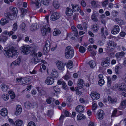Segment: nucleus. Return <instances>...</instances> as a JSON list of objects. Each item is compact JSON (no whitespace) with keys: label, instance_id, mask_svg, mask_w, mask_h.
<instances>
[{"label":"nucleus","instance_id":"nucleus-4","mask_svg":"<svg viewBox=\"0 0 126 126\" xmlns=\"http://www.w3.org/2000/svg\"><path fill=\"white\" fill-rule=\"evenodd\" d=\"M42 34L43 36L46 35H47L48 33H49L51 31L50 28L49 27L48 25L44 26L41 29Z\"/></svg>","mask_w":126,"mask_h":126},{"label":"nucleus","instance_id":"nucleus-16","mask_svg":"<svg viewBox=\"0 0 126 126\" xmlns=\"http://www.w3.org/2000/svg\"><path fill=\"white\" fill-rule=\"evenodd\" d=\"M21 61V59L19 58L14 61L11 64L13 66L19 65L20 64Z\"/></svg>","mask_w":126,"mask_h":126},{"label":"nucleus","instance_id":"nucleus-39","mask_svg":"<svg viewBox=\"0 0 126 126\" xmlns=\"http://www.w3.org/2000/svg\"><path fill=\"white\" fill-rule=\"evenodd\" d=\"M99 78L100 79L98 82V84L100 86L102 85V75L100 74L99 75Z\"/></svg>","mask_w":126,"mask_h":126},{"label":"nucleus","instance_id":"nucleus-36","mask_svg":"<svg viewBox=\"0 0 126 126\" xmlns=\"http://www.w3.org/2000/svg\"><path fill=\"white\" fill-rule=\"evenodd\" d=\"M115 20L121 25H124L125 24L124 21L121 19L117 18H116L115 19Z\"/></svg>","mask_w":126,"mask_h":126},{"label":"nucleus","instance_id":"nucleus-59","mask_svg":"<svg viewBox=\"0 0 126 126\" xmlns=\"http://www.w3.org/2000/svg\"><path fill=\"white\" fill-rule=\"evenodd\" d=\"M27 9L24 8H22L21 9V12L23 14H25L27 12Z\"/></svg>","mask_w":126,"mask_h":126},{"label":"nucleus","instance_id":"nucleus-2","mask_svg":"<svg viewBox=\"0 0 126 126\" xmlns=\"http://www.w3.org/2000/svg\"><path fill=\"white\" fill-rule=\"evenodd\" d=\"M9 11L5 12L4 15L8 19L14 20L17 16L18 12L17 9L16 7L11 6L9 7Z\"/></svg>","mask_w":126,"mask_h":126},{"label":"nucleus","instance_id":"nucleus-9","mask_svg":"<svg viewBox=\"0 0 126 126\" xmlns=\"http://www.w3.org/2000/svg\"><path fill=\"white\" fill-rule=\"evenodd\" d=\"M54 82V79L52 77L48 76L47 77L45 81V83L47 85H51Z\"/></svg>","mask_w":126,"mask_h":126},{"label":"nucleus","instance_id":"nucleus-38","mask_svg":"<svg viewBox=\"0 0 126 126\" xmlns=\"http://www.w3.org/2000/svg\"><path fill=\"white\" fill-rule=\"evenodd\" d=\"M99 78L100 79L98 82V84L100 86L102 85V75L100 74L99 75Z\"/></svg>","mask_w":126,"mask_h":126},{"label":"nucleus","instance_id":"nucleus-50","mask_svg":"<svg viewBox=\"0 0 126 126\" xmlns=\"http://www.w3.org/2000/svg\"><path fill=\"white\" fill-rule=\"evenodd\" d=\"M97 25V24H95L92 25V29L93 30L96 31L98 29Z\"/></svg>","mask_w":126,"mask_h":126},{"label":"nucleus","instance_id":"nucleus-37","mask_svg":"<svg viewBox=\"0 0 126 126\" xmlns=\"http://www.w3.org/2000/svg\"><path fill=\"white\" fill-rule=\"evenodd\" d=\"M22 80L23 78L22 77L20 78H17L16 79V82L17 83H19L21 81L22 84H25V83H23V81H22Z\"/></svg>","mask_w":126,"mask_h":126},{"label":"nucleus","instance_id":"nucleus-31","mask_svg":"<svg viewBox=\"0 0 126 126\" xmlns=\"http://www.w3.org/2000/svg\"><path fill=\"white\" fill-rule=\"evenodd\" d=\"M37 89L39 92V96H41L42 95H44L45 92L43 90L40 89L38 87L37 88Z\"/></svg>","mask_w":126,"mask_h":126},{"label":"nucleus","instance_id":"nucleus-19","mask_svg":"<svg viewBox=\"0 0 126 126\" xmlns=\"http://www.w3.org/2000/svg\"><path fill=\"white\" fill-rule=\"evenodd\" d=\"M84 107L81 105L77 106L76 108V111L78 112H81L83 111L84 110Z\"/></svg>","mask_w":126,"mask_h":126},{"label":"nucleus","instance_id":"nucleus-46","mask_svg":"<svg viewBox=\"0 0 126 126\" xmlns=\"http://www.w3.org/2000/svg\"><path fill=\"white\" fill-rule=\"evenodd\" d=\"M41 3L44 5H47L49 3L48 0H42Z\"/></svg>","mask_w":126,"mask_h":126},{"label":"nucleus","instance_id":"nucleus-40","mask_svg":"<svg viewBox=\"0 0 126 126\" xmlns=\"http://www.w3.org/2000/svg\"><path fill=\"white\" fill-rule=\"evenodd\" d=\"M114 47H109L107 46L106 50L107 52H110L114 50Z\"/></svg>","mask_w":126,"mask_h":126},{"label":"nucleus","instance_id":"nucleus-20","mask_svg":"<svg viewBox=\"0 0 126 126\" xmlns=\"http://www.w3.org/2000/svg\"><path fill=\"white\" fill-rule=\"evenodd\" d=\"M65 12L67 16H70L73 14V12L71 9L67 7L66 9Z\"/></svg>","mask_w":126,"mask_h":126},{"label":"nucleus","instance_id":"nucleus-14","mask_svg":"<svg viewBox=\"0 0 126 126\" xmlns=\"http://www.w3.org/2000/svg\"><path fill=\"white\" fill-rule=\"evenodd\" d=\"M73 11L75 12H77L80 10L79 5H78L73 4H71V5Z\"/></svg>","mask_w":126,"mask_h":126},{"label":"nucleus","instance_id":"nucleus-7","mask_svg":"<svg viewBox=\"0 0 126 126\" xmlns=\"http://www.w3.org/2000/svg\"><path fill=\"white\" fill-rule=\"evenodd\" d=\"M56 64L58 69L60 70L63 69L65 66V64L64 63L59 60L57 61Z\"/></svg>","mask_w":126,"mask_h":126},{"label":"nucleus","instance_id":"nucleus-8","mask_svg":"<svg viewBox=\"0 0 126 126\" xmlns=\"http://www.w3.org/2000/svg\"><path fill=\"white\" fill-rule=\"evenodd\" d=\"M60 15L58 13L55 12L52 13L50 16V20L55 21L58 19L60 17Z\"/></svg>","mask_w":126,"mask_h":126},{"label":"nucleus","instance_id":"nucleus-51","mask_svg":"<svg viewBox=\"0 0 126 126\" xmlns=\"http://www.w3.org/2000/svg\"><path fill=\"white\" fill-rule=\"evenodd\" d=\"M114 42L113 41H109L107 44V46H109V47H113V46L114 44Z\"/></svg>","mask_w":126,"mask_h":126},{"label":"nucleus","instance_id":"nucleus-23","mask_svg":"<svg viewBox=\"0 0 126 126\" xmlns=\"http://www.w3.org/2000/svg\"><path fill=\"white\" fill-rule=\"evenodd\" d=\"M88 64L90 66V67L92 68H94L96 65L95 63L93 60L90 61L88 63Z\"/></svg>","mask_w":126,"mask_h":126},{"label":"nucleus","instance_id":"nucleus-63","mask_svg":"<svg viewBox=\"0 0 126 126\" xmlns=\"http://www.w3.org/2000/svg\"><path fill=\"white\" fill-rule=\"evenodd\" d=\"M120 106H126V100H125L122 102L121 103Z\"/></svg>","mask_w":126,"mask_h":126},{"label":"nucleus","instance_id":"nucleus-3","mask_svg":"<svg viewBox=\"0 0 126 126\" xmlns=\"http://www.w3.org/2000/svg\"><path fill=\"white\" fill-rule=\"evenodd\" d=\"M74 53V50L72 47L70 46H67L65 49V57L67 59H71L73 56Z\"/></svg>","mask_w":126,"mask_h":126},{"label":"nucleus","instance_id":"nucleus-64","mask_svg":"<svg viewBox=\"0 0 126 126\" xmlns=\"http://www.w3.org/2000/svg\"><path fill=\"white\" fill-rule=\"evenodd\" d=\"M23 80H24V81L25 82V83L28 82H29V78H24L23 79Z\"/></svg>","mask_w":126,"mask_h":126},{"label":"nucleus","instance_id":"nucleus-44","mask_svg":"<svg viewBox=\"0 0 126 126\" xmlns=\"http://www.w3.org/2000/svg\"><path fill=\"white\" fill-rule=\"evenodd\" d=\"M40 1L39 0H35V3L33 2L32 1L31 2L33 4H35L36 5V7L37 8H38L39 7V5L40 3Z\"/></svg>","mask_w":126,"mask_h":126},{"label":"nucleus","instance_id":"nucleus-57","mask_svg":"<svg viewBox=\"0 0 126 126\" xmlns=\"http://www.w3.org/2000/svg\"><path fill=\"white\" fill-rule=\"evenodd\" d=\"M53 5L54 7L56 8H58L59 7V5L58 4L57 2H54L53 3Z\"/></svg>","mask_w":126,"mask_h":126},{"label":"nucleus","instance_id":"nucleus-41","mask_svg":"<svg viewBox=\"0 0 126 126\" xmlns=\"http://www.w3.org/2000/svg\"><path fill=\"white\" fill-rule=\"evenodd\" d=\"M119 90L126 92V86L121 85L119 88Z\"/></svg>","mask_w":126,"mask_h":126},{"label":"nucleus","instance_id":"nucleus-6","mask_svg":"<svg viewBox=\"0 0 126 126\" xmlns=\"http://www.w3.org/2000/svg\"><path fill=\"white\" fill-rule=\"evenodd\" d=\"M50 43L49 41L47 40L45 43V46L43 48V52L44 54H47L50 49Z\"/></svg>","mask_w":126,"mask_h":126},{"label":"nucleus","instance_id":"nucleus-45","mask_svg":"<svg viewBox=\"0 0 126 126\" xmlns=\"http://www.w3.org/2000/svg\"><path fill=\"white\" fill-rule=\"evenodd\" d=\"M2 98L5 100L6 101L8 100L9 98V96L8 94H4L2 95Z\"/></svg>","mask_w":126,"mask_h":126},{"label":"nucleus","instance_id":"nucleus-34","mask_svg":"<svg viewBox=\"0 0 126 126\" xmlns=\"http://www.w3.org/2000/svg\"><path fill=\"white\" fill-rule=\"evenodd\" d=\"M23 123V121L20 120H16L15 121V125L16 126H21Z\"/></svg>","mask_w":126,"mask_h":126},{"label":"nucleus","instance_id":"nucleus-58","mask_svg":"<svg viewBox=\"0 0 126 126\" xmlns=\"http://www.w3.org/2000/svg\"><path fill=\"white\" fill-rule=\"evenodd\" d=\"M28 126H35V125L34 122H30L28 123Z\"/></svg>","mask_w":126,"mask_h":126},{"label":"nucleus","instance_id":"nucleus-33","mask_svg":"<svg viewBox=\"0 0 126 126\" xmlns=\"http://www.w3.org/2000/svg\"><path fill=\"white\" fill-rule=\"evenodd\" d=\"M1 86L2 90L3 91L6 92V91L8 88V87L4 83H2L1 84Z\"/></svg>","mask_w":126,"mask_h":126},{"label":"nucleus","instance_id":"nucleus-60","mask_svg":"<svg viewBox=\"0 0 126 126\" xmlns=\"http://www.w3.org/2000/svg\"><path fill=\"white\" fill-rule=\"evenodd\" d=\"M108 84L110 86L111 83V78L110 77H108L107 78Z\"/></svg>","mask_w":126,"mask_h":126},{"label":"nucleus","instance_id":"nucleus-11","mask_svg":"<svg viewBox=\"0 0 126 126\" xmlns=\"http://www.w3.org/2000/svg\"><path fill=\"white\" fill-rule=\"evenodd\" d=\"M90 95L92 99L94 100H97L100 97L99 94L95 93H91Z\"/></svg>","mask_w":126,"mask_h":126},{"label":"nucleus","instance_id":"nucleus-17","mask_svg":"<svg viewBox=\"0 0 126 126\" xmlns=\"http://www.w3.org/2000/svg\"><path fill=\"white\" fill-rule=\"evenodd\" d=\"M8 111V110L4 108L1 110L0 112V113L2 116H5L7 115Z\"/></svg>","mask_w":126,"mask_h":126},{"label":"nucleus","instance_id":"nucleus-28","mask_svg":"<svg viewBox=\"0 0 126 126\" xmlns=\"http://www.w3.org/2000/svg\"><path fill=\"white\" fill-rule=\"evenodd\" d=\"M85 118V116L83 114L81 113H80L78 114L77 117V119L79 120L84 119Z\"/></svg>","mask_w":126,"mask_h":126},{"label":"nucleus","instance_id":"nucleus-61","mask_svg":"<svg viewBox=\"0 0 126 126\" xmlns=\"http://www.w3.org/2000/svg\"><path fill=\"white\" fill-rule=\"evenodd\" d=\"M51 99V98H49L46 100V101L47 103L49 104H50L51 103L52 101Z\"/></svg>","mask_w":126,"mask_h":126},{"label":"nucleus","instance_id":"nucleus-42","mask_svg":"<svg viewBox=\"0 0 126 126\" xmlns=\"http://www.w3.org/2000/svg\"><path fill=\"white\" fill-rule=\"evenodd\" d=\"M73 62L72 61H69L67 63V67L69 68H72L73 67Z\"/></svg>","mask_w":126,"mask_h":126},{"label":"nucleus","instance_id":"nucleus-25","mask_svg":"<svg viewBox=\"0 0 126 126\" xmlns=\"http://www.w3.org/2000/svg\"><path fill=\"white\" fill-rule=\"evenodd\" d=\"M91 19L93 21L95 22H97L98 20L95 13H94L92 14L91 16Z\"/></svg>","mask_w":126,"mask_h":126},{"label":"nucleus","instance_id":"nucleus-18","mask_svg":"<svg viewBox=\"0 0 126 126\" xmlns=\"http://www.w3.org/2000/svg\"><path fill=\"white\" fill-rule=\"evenodd\" d=\"M108 99L109 102L111 104H114L117 102V99L116 98H112L110 96H108Z\"/></svg>","mask_w":126,"mask_h":126},{"label":"nucleus","instance_id":"nucleus-5","mask_svg":"<svg viewBox=\"0 0 126 126\" xmlns=\"http://www.w3.org/2000/svg\"><path fill=\"white\" fill-rule=\"evenodd\" d=\"M21 52L23 54L27 55L30 52L31 48L29 46L25 45L21 47Z\"/></svg>","mask_w":126,"mask_h":126},{"label":"nucleus","instance_id":"nucleus-22","mask_svg":"<svg viewBox=\"0 0 126 126\" xmlns=\"http://www.w3.org/2000/svg\"><path fill=\"white\" fill-rule=\"evenodd\" d=\"M39 28V26L38 25L37 23L33 24L31 27V31H33L36 30Z\"/></svg>","mask_w":126,"mask_h":126},{"label":"nucleus","instance_id":"nucleus-49","mask_svg":"<svg viewBox=\"0 0 126 126\" xmlns=\"http://www.w3.org/2000/svg\"><path fill=\"white\" fill-rule=\"evenodd\" d=\"M53 111L52 110H49L48 111V112L47 115L51 117L53 114Z\"/></svg>","mask_w":126,"mask_h":126},{"label":"nucleus","instance_id":"nucleus-35","mask_svg":"<svg viewBox=\"0 0 126 126\" xmlns=\"http://www.w3.org/2000/svg\"><path fill=\"white\" fill-rule=\"evenodd\" d=\"M8 22V21L7 20L4 18H2L0 21L1 24L2 25H4Z\"/></svg>","mask_w":126,"mask_h":126},{"label":"nucleus","instance_id":"nucleus-12","mask_svg":"<svg viewBox=\"0 0 126 126\" xmlns=\"http://www.w3.org/2000/svg\"><path fill=\"white\" fill-rule=\"evenodd\" d=\"M22 110L21 106L20 105H17L16 106V110L15 113V115H19L21 112Z\"/></svg>","mask_w":126,"mask_h":126},{"label":"nucleus","instance_id":"nucleus-43","mask_svg":"<svg viewBox=\"0 0 126 126\" xmlns=\"http://www.w3.org/2000/svg\"><path fill=\"white\" fill-rule=\"evenodd\" d=\"M14 32L12 31L8 32L7 31H6L3 32V34H4L6 35L7 34L9 36L11 35Z\"/></svg>","mask_w":126,"mask_h":126},{"label":"nucleus","instance_id":"nucleus-56","mask_svg":"<svg viewBox=\"0 0 126 126\" xmlns=\"http://www.w3.org/2000/svg\"><path fill=\"white\" fill-rule=\"evenodd\" d=\"M111 14L114 17L117 16L118 15V12L116 11H113L111 13Z\"/></svg>","mask_w":126,"mask_h":126},{"label":"nucleus","instance_id":"nucleus-29","mask_svg":"<svg viewBox=\"0 0 126 126\" xmlns=\"http://www.w3.org/2000/svg\"><path fill=\"white\" fill-rule=\"evenodd\" d=\"M83 80L81 79L80 81L77 83V86L79 89H81L83 87Z\"/></svg>","mask_w":126,"mask_h":126},{"label":"nucleus","instance_id":"nucleus-30","mask_svg":"<svg viewBox=\"0 0 126 126\" xmlns=\"http://www.w3.org/2000/svg\"><path fill=\"white\" fill-rule=\"evenodd\" d=\"M60 33L61 31L59 30L55 29L53 32V34L54 36H56L60 34Z\"/></svg>","mask_w":126,"mask_h":126},{"label":"nucleus","instance_id":"nucleus-15","mask_svg":"<svg viewBox=\"0 0 126 126\" xmlns=\"http://www.w3.org/2000/svg\"><path fill=\"white\" fill-rule=\"evenodd\" d=\"M96 117L99 119L102 120V110L99 109L97 112L96 114Z\"/></svg>","mask_w":126,"mask_h":126},{"label":"nucleus","instance_id":"nucleus-26","mask_svg":"<svg viewBox=\"0 0 126 126\" xmlns=\"http://www.w3.org/2000/svg\"><path fill=\"white\" fill-rule=\"evenodd\" d=\"M26 25L23 22L20 25V28L23 32H25V31Z\"/></svg>","mask_w":126,"mask_h":126},{"label":"nucleus","instance_id":"nucleus-13","mask_svg":"<svg viewBox=\"0 0 126 126\" xmlns=\"http://www.w3.org/2000/svg\"><path fill=\"white\" fill-rule=\"evenodd\" d=\"M110 60L109 57H107L106 60L103 62V67H106L108 66L109 64Z\"/></svg>","mask_w":126,"mask_h":126},{"label":"nucleus","instance_id":"nucleus-32","mask_svg":"<svg viewBox=\"0 0 126 126\" xmlns=\"http://www.w3.org/2000/svg\"><path fill=\"white\" fill-rule=\"evenodd\" d=\"M71 29L74 34L76 35V36L77 37L78 33L76 28L74 26H73L71 27Z\"/></svg>","mask_w":126,"mask_h":126},{"label":"nucleus","instance_id":"nucleus-24","mask_svg":"<svg viewBox=\"0 0 126 126\" xmlns=\"http://www.w3.org/2000/svg\"><path fill=\"white\" fill-rule=\"evenodd\" d=\"M52 76L54 78H57L58 77V72L55 69H54L52 71Z\"/></svg>","mask_w":126,"mask_h":126},{"label":"nucleus","instance_id":"nucleus-47","mask_svg":"<svg viewBox=\"0 0 126 126\" xmlns=\"http://www.w3.org/2000/svg\"><path fill=\"white\" fill-rule=\"evenodd\" d=\"M85 50V48L82 46H80L79 48V51L81 53H84Z\"/></svg>","mask_w":126,"mask_h":126},{"label":"nucleus","instance_id":"nucleus-27","mask_svg":"<svg viewBox=\"0 0 126 126\" xmlns=\"http://www.w3.org/2000/svg\"><path fill=\"white\" fill-rule=\"evenodd\" d=\"M24 105L26 108L29 109L30 107H32V104L29 102H26L24 103Z\"/></svg>","mask_w":126,"mask_h":126},{"label":"nucleus","instance_id":"nucleus-54","mask_svg":"<svg viewBox=\"0 0 126 126\" xmlns=\"http://www.w3.org/2000/svg\"><path fill=\"white\" fill-rule=\"evenodd\" d=\"M117 109H115L112 112V114L111 115V117H114L116 116V114L117 113Z\"/></svg>","mask_w":126,"mask_h":126},{"label":"nucleus","instance_id":"nucleus-10","mask_svg":"<svg viewBox=\"0 0 126 126\" xmlns=\"http://www.w3.org/2000/svg\"><path fill=\"white\" fill-rule=\"evenodd\" d=\"M120 30L119 27L117 25H115L113 27V28L111 31V33L115 35L118 33Z\"/></svg>","mask_w":126,"mask_h":126},{"label":"nucleus","instance_id":"nucleus-55","mask_svg":"<svg viewBox=\"0 0 126 126\" xmlns=\"http://www.w3.org/2000/svg\"><path fill=\"white\" fill-rule=\"evenodd\" d=\"M54 90L55 92L59 93L60 91V89L58 87H56V86H54L53 87Z\"/></svg>","mask_w":126,"mask_h":126},{"label":"nucleus","instance_id":"nucleus-52","mask_svg":"<svg viewBox=\"0 0 126 126\" xmlns=\"http://www.w3.org/2000/svg\"><path fill=\"white\" fill-rule=\"evenodd\" d=\"M17 28V25L16 23H14L13 25L12 30L13 31H15Z\"/></svg>","mask_w":126,"mask_h":126},{"label":"nucleus","instance_id":"nucleus-53","mask_svg":"<svg viewBox=\"0 0 126 126\" xmlns=\"http://www.w3.org/2000/svg\"><path fill=\"white\" fill-rule=\"evenodd\" d=\"M91 5L93 8H95L96 7V2L94 1H93L91 2Z\"/></svg>","mask_w":126,"mask_h":126},{"label":"nucleus","instance_id":"nucleus-62","mask_svg":"<svg viewBox=\"0 0 126 126\" xmlns=\"http://www.w3.org/2000/svg\"><path fill=\"white\" fill-rule=\"evenodd\" d=\"M97 105L96 103H94L92 105V109L93 110H94L96 109L97 107Z\"/></svg>","mask_w":126,"mask_h":126},{"label":"nucleus","instance_id":"nucleus-21","mask_svg":"<svg viewBox=\"0 0 126 126\" xmlns=\"http://www.w3.org/2000/svg\"><path fill=\"white\" fill-rule=\"evenodd\" d=\"M40 62V60L37 57L32 58L31 60V62L33 64H36Z\"/></svg>","mask_w":126,"mask_h":126},{"label":"nucleus","instance_id":"nucleus-1","mask_svg":"<svg viewBox=\"0 0 126 126\" xmlns=\"http://www.w3.org/2000/svg\"><path fill=\"white\" fill-rule=\"evenodd\" d=\"M4 53L6 56L14 58L17 57L18 54L17 48L11 46H9L5 49Z\"/></svg>","mask_w":126,"mask_h":126},{"label":"nucleus","instance_id":"nucleus-48","mask_svg":"<svg viewBox=\"0 0 126 126\" xmlns=\"http://www.w3.org/2000/svg\"><path fill=\"white\" fill-rule=\"evenodd\" d=\"M62 88L65 90H67L68 89V87L66 83L64 81L62 84Z\"/></svg>","mask_w":126,"mask_h":126}]
</instances>
